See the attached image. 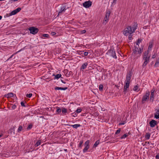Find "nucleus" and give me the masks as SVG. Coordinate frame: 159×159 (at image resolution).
Returning a JSON list of instances; mask_svg holds the SVG:
<instances>
[{"mask_svg":"<svg viewBox=\"0 0 159 159\" xmlns=\"http://www.w3.org/2000/svg\"><path fill=\"white\" fill-rule=\"evenodd\" d=\"M137 27V25L136 24H134L132 27L130 26H128L122 31L123 34L126 36H128L129 34H132L134 32Z\"/></svg>","mask_w":159,"mask_h":159,"instance_id":"f257e3e1","label":"nucleus"},{"mask_svg":"<svg viewBox=\"0 0 159 159\" xmlns=\"http://www.w3.org/2000/svg\"><path fill=\"white\" fill-rule=\"evenodd\" d=\"M134 48L133 50V52L131 54V58L134 60H136L139 58L141 56L143 52L142 48L134 46Z\"/></svg>","mask_w":159,"mask_h":159,"instance_id":"f03ea898","label":"nucleus"},{"mask_svg":"<svg viewBox=\"0 0 159 159\" xmlns=\"http://www.w3.org/2000/svg\"><path fill=\"white\" fill-rule=\"evenodd\" d=\"M150 56L149 55L148 52H145L143 53V59L144 61L142 66L145 67L149 62Z\"/></svg>","mask_w":159,"mask_h":159,"instance_id":"7ed1b4c3","label":"nucleus"},{"mask_svg":"<svg viewBox=\"0 0 159 159\" xmlns=\"http://www.w3.org/2000/svg\"><path fill=\"white\" fill-rule=\"evenodd\" d=\"M150 95V92L148 91L146 92L145 94L143 95L142 100V103H145L148 100L149 98V96Z\"/></svg>","mask_w":159,"mask_h":159,"instance_id":"20e7f679","label":"nucleus"},{"mask_svg":"<svg viewBox=\"0 0 159 159\" xmlns=\"http://www.w3.org/2000/svg\"><path fill=\"white\" fill-rule=\"evenodd\" d=\"M21 10V9L20 7L18 8L15 10L13 11L9 14H7V16L9 17L10 16H11L13 15H15L17 13L20 11Z\"/></svg>","mask_w":159,"mask_h":159,"instance_id":"39448f33","label":"nucleus"},{"mask_svg":"<svg viewBox=\"0 0 159 159\" xmlns=\"http://www.w3.org/2000/svg\"><path fill=\"white\" fill-rule=\"evenodd\" d=\"M107 54L109 55L112 56L114 58L116 59L117 57L116 54L115 52L113 50H109L108 51Z\"/></svg>","mask_w":159,"mask_h":159,"instance_id":"423d86ee","label":"nucleus"},{"mask_svg":"<svg viewBox=\"0 0 159 159\" xmlns=\"http://www.w3.org/2000/svg\"><path fill=\"white\" fill-rule=\"evenodd\" d=\"M29 30L30 31V33L33 34H36L39 31L38 29L34 27L29 28Z\"/></svg>","mask_w":159,"mask_h":159,"instance_id":"0eeeda50","label":"nucleus"},{"mask_svg":"<svg viewBox=\"0 0 159 159\" xmlns=\"http://www.w3.org/2000/svg\"><path fill=\"white\" fill-rule=\"evenodd\" d=\"M110 14V12L109 11H107L105 17L103 22V23L106 24L107 22H108L109 19V18Z\"/></svg>","mask_w":159,"mask_h":159,"instance_id":"6e6552de","label":"nucleus"},{"mask_svg":"<svg viewBox=\"0 0 159 159\" xmlns=\"http://www.w3.org/2000/svg\"><path fill=\"white\" fill-rule=\"evenodd\" d=\"M83 6L86 8H89L92 5V2L90 1H87L84 2L83 4Z\"/></svg>","mask_w":159,"mask_h":159,"instance_id":"1a4fd4ad","label":"nucleus"},{"mask_svg":"<svg viewBox=\"0 0 159 159\" xmlns=\"http://www.w3.org/2000/svg\"><path fill=\"white\" fill-rule=\"evenodd\" d=\"M132 75V72L131 71H129L126 75L125 82L130 83Z\"/></svg>","mask_w":159,"mask_h":159,"instance_id":"9d476101","label":"nucleus"},{"mask_svg":"<svg viewBox=\"0 0 159 159\" xmlns=\"http://www.w3.org/2000/svg\"><path fill=\"white\" fill-rule=\"evenodd\" d=\"M129 82H125V85H124V92L125 94L126 93L127 89L129 87Z\"/></svg>","mask_w":159,"mask_h":159,"instance_id":"9b49d317","label":"nucleus"},{"mask_svg":"<svg viewBox=\"0 0 159 159\" xmlns=\"http://www.w3.org/2000/svg\"><path fill=\"white\" fill-rule=\"evenodd\" d=\"M150 126L152 127H154L157 124V121L154 120H152L149 123Z\"/></svg>","mask_w":159,"mask_h":159,"instance_id":"f8f14e48","label":"nucleus"},{"mask_svg":"<svg viewBox=\"0 0 159 159\" xmlns=\"http://www.w3.org/2000/svg\"><path fill=\"white\" fill-rule=\"evenodd\" d=\"M153 43L152 42H150L149 43V45L148 48V49L147 51L145 52H148V53H149V51H151V49L152 47Z\"/></svg>","mask_w":159,"mask_h":159,"instance_id":"ddd939ff","label":"nucleus"},{"mask_svg":"<svg viewBox=\"0 0 159 159\" xmlns=\"http://www.w3.org/2000/svg\"><path fill=\"white\" fill-rule=\"evenodd\" d=\"M154 117L156 119L159 118V109L156 110V112L154 114Z\"/></svg>","mask_w":159,"mask_h":159,"instance_id":"4468645a","label":"nucleus"},{"mask_svg":"<svg viewBox=\"0 0 159 159\" xmlns=\"http://www.w3.org/2000/svg\"><path fill=\"white\" fill-rule=\"evenodd\" d=\"M54 89L56 90H66V89H67V87L62 88V87H60L56 86L55 87Z\"/></svg>","mask_w":159,"mask_h":159,"instance_id":"2eb2a0df","label":"nucleus"},{"mask_svg":"<svg viewBox=\"0 0 159 159\" xmlns=\"http://www.w3.org/2000/svg\"><path fill=\"white\" fill-rule=\"evenodd\" d=\"M66 10V9L65 7H62L61 8L60 11L58 12V15H60L61 14V13H62V12H65Z\"/></svg>","mask_w":159,"mask_h":159,"instance_id":"dca6fc26","label":"nucleus"},{"mask_svg":"<svg viewBox=\"0 0 159 159\" xmlns=\"http://www.w3.org/2000/svg\"><path fill=\"white\" fill-rule=\"evenodd\" d=\"M140 89L139 88V86H138V85L135 86L133 89V90L134 91L137 92L139 91L140 90Z\"/></svg>","mask_w":159,"mask_h":159,"instance_id":"f3484780","label":"nucleus"},{"mask_svg":"<svg viewBox=\"0 0 159 159\" xmlns=\"http://www.w3.org/2000/svg\"><path fill=\"white\" fill-rule=\"evenodd\" d=\"M88 65V63H85L84 64H83L82 66H81V69H85L86 68L87 66Z\"/></svg>","mask_w":159,"mask_h":159,"instance_id":"a211bd4d","label":"nucleus"},{"mask_svg":"<svg viewBox=\"0 0 159 159\" xmlns=\"http://www.w3.org/2000/svg\"><path fill=\"white\" fill-rule=\"evenodd\" d=\"M14 96L13 93H9L8 94H7V95L6 96L7 98H11V97H13Z\"/></svg>","mask_w":159,"mask_h":159,"instance_id":"6ab92c4d","label":"nucleus"},{"mask_svg":"<svg viewBox=\"0 0 159 159\" xmlns=\"http://www.w3.org/2000/svg\"><path fill=\"white\" fill-rule=\"evenodd\" d=\"M89 148V146H85L83 150V152L84 153L86 152Z\"/></svg>","mask_w":159,"mask_h":159,"instance_id":"aec40b11","label":"nucleus"},{"mask_svg":"<svg viewBox=\"0 0 159 159\" xmlns=\"http://www.w3.org/2000/svg\"><path fill=\"white\" fill-rule=\"evenodd\" d=\"M70 126H72L74 128L76 129L78 127H80V125L79 124H77L74 125H71Z\"/></svg>","mask_w":159,"mask_h":159,"instance_id":"412c9836","label":"nucleus"},{"mask_svg":"<svg viewBox=\"0 0 159 159\" xmlns=\"http://www.w3.org/2000/svg\"><path fill=\"white\" fill-rule=\"evenodd\" d=\"M154 99V93H151L150 97V100L153 101Z\"/></svg>","mask_w":159,"mask_h":159,"instance_id":"4be33fe9","label":"nucleus"},{"mask_svg":"<svg viewBox=\"0 0 159 159\" xmlns=\"http://www.w3.org/2000/svg\"><path fill=\"white\" fill-rule=\"evenodd\" d=\"M129 133L128 134H124L122 136H121L120 138L121 139H125L126 137L128 136L129 135Z\"/></svg>","mask_w":159,"mask_h":159,"instance_id":"5701e85b","label":"nucleus"},{"mask_svg":"<svg viewBox=\"0 0 159 159\" xmlns=\"http://www.w3.org/2000/svg\"><path fill=\"white\" fill-rule=\"evenodd\" d=\"M99 140H98V141H96L94 143V144L93 145V147H96L99 144Z\"/></svg>","mask_w":159,"mask_h":159,"instance_id":"b1692460","label":"nucleus"},{"mask_svg":"<svg viewBox=\"0 0 159 159\" xmlns=\"http://www.w3.org/2000/svg\"><path fill=\"white\" fill-rule=\"evenodd\" d=\"M83 143V140H81L80 141L78 145V147L79 148H82V144Z\"/></svg>","mask_w":159,"mask_h":159,"instance_id":"393cba45","label":"nucleus"},{"mask_svg":"<svg viewBox=\"0 0 159 159\" xmlns=\"http://www.w3.org/2000/svg\"><path fill=\"white\" fill-rule=\"evenodd\" d=\"M158 66H159V59L157 60L156 61V62L154 65V66L155 67H157Z\"/></svg>","mask_w":159,"mask_h":159,"instance_id":"a878e982","label":"nucleus"},{"mask_svg":"<svg viewBox=\"0 0 159 159\" xmlns=\"http://www.w3.org/2000/svg\"><path fill=\"white\" fill-rule=\"evenodd\" d=\"M61 75V74H58L55 75V79H58L60 78Z\"/></svg>","mask_w":159,"mask_h":159,"instance_id":"bb28decb","label":"nucleus"},{"mask_svg":"<svg viewBox=\"0 0 159 159\" xmlns=\"http://www.w3.org/2000/svg\"><path fill=\"white\" fill-rule=\"evenodd\" d=\"M41 144V141L40 140H39L38 141L37 143L35 144V146L36 147H38L39 145Z\"/></svg>","mask_w":159,"mask_h":159,"instance_id":"cd10ccee","label":"nucleus"},{"mask_svg":"<svg viewBox=\"0 0 159 159\" xmlns=\"http://www.w3.org/2000/svg\"><path fill=\"white\" fill-rule=\"evenodd\" d=\"M61 111L62 113H66L67 112L66 109L64 108H62Z\"/></svg>","mask_w":159,"mask_h":159,"instance_id":"c85d7f7f","label":"nucleus"},{"mask_svg":"<svg viewBox=\"0 0 159 159\" xmlns=\"http://www.w3.org/2000/svg\"><path fill=\"white\" fill-rule=\"evenodd\" d=\"M141 41H142V40L139 39L138 40V41L136 43V45H137L138 46V47H139V44L141 42Z\"/></svg>","mask_w":159,"mask_h":159,"instance_id":"c756f323","label":"nucleus"},{"mask_svg":"<svg viewBox=\"0 0 159 159\" xmlns=\"http://www.w3.org/2000/svg\"><path fill=\"white\" fill-rule=\"evenodd\" d=\"M90 143V141L89 140H87L85 143V146H89V144Z\"/></svg>","mask_w":159,"mask_h":159,"instance_id":"7c9ffc66","label":"nucleus"},{"mask_svg":"<svg viewBox=\"0 0 159 159\" xmlns=\"http://www.w3.org/2000/svg\"><path fill=\"white\" fill-rule=\"evenodd\" d=\"M150 135L149 133H147L146 134L145 137L147 139H149L150 138Z\"/></svg>","mask_w":159,"mask_h":159,"instance_id":"2f4dec72","label":"nucleus"},{"mask_svg":"<svg viewBox=\"0 0 159 159\" xmlns=\"http://www.w3.org/2000/svg\"><path fill=\"white\" fill-rule=\"evenodd\" d=\"M99 89L100 90L102 91L103 90V86L102 84H100L99 86Z\"/></svg>","mask_w":159,"mask_h":159,"instance_id":"473e14b6","label":"nucleus"},{"mask_svg":"<svg viewBox=\"0 0 159 159\" xmlns=\"http://www.w3.org/2000/svg\"><path fill=\"white\" fill-rule=\"evenodd\" d=\"M22 127L21 126H20L18 129V132L21 131L22 130Z\"/></svg>","mask_w":159,"mask_h":159,"instance_id":"72a5a7b5","label":"nucleus"},{"mask_svg":"<svg viewBox=\"0 0 159 159\" xmlns=\"http://www.w3.org/2000/svg\"><path fill=\"white\" fill-rule=\"evenodd\" d=\"M61 108H57V109L56 111H57V113L59 114L60 112H61Z\"/></svg>","mask_w":159,"mask_h":159,"instance_id":"f704fd0d","label":"nucleus"},{"mask_svg":"<svg viewBox=\"0 0 159 159\" xmlns=\"http://www.w3.org/2000/svg\"><path fill=\"white\" fill-rule=\"evenodd\" d=\"M81 111H82V110H81V109L78 108L77 109V110L76 111V112L77 113H79L81 112Z\"/></svg>","mask_w":159,"mask_h":159,"instance_id":"c9c22d12","label":"nucleus"},{"mask_svg":"<svg viewBox=\"0 0 159 159\" xmlns=\"http://www.w3.org/2000/svg\"><path fill=\"white\" fill-rule=\"evenodd\" d=\"M120 130H121L120 129H117L116 130V132L115 133V134H119L120 133Z\"/></svg>","mask_w":159,"mask_h":159,"instance_id":"e433bc0d","label":"nucleus"},{"mask_svg":"<svg viewBox=\"0 0 159 159\" xmlns=\"http://www.w3.org/2000/svg\"><path fill=\"white\" fill-rule=\"evenodd\" d=\"M32 126V125L31 124L29 125L27 128V129L29 130L31 129Z\"/></svg>","mask_w":159,"mask_h":159,"instance_id":"4c0bfd02","label":"nucleus"},{"mask_svg":"<svg viewBox=\"0 0 159 159\" xmlns=\"http://www.w3.org/2000/svg\"><path fill=\"white\" fill-rule=\"evenodd\" d=\"M32 96V93H29V94H27L26 95V97L27 98H30Z\"/></svg>","mask_w":159,"mask_h":159,"instance_id":"58836bf2","label":"nucleus"},{"mask_svg":"<svg viewBox=\"0 0 159 159\" xmlns=\"http://www.w3.org/2000/svg\"><path fill=\"white\" fill-rule=\"evenodd\" d=\"M156 55H157L156 53L155 52H154V54L152 55V58H154L156 57Z\"/></svg>","mask_w":159,"mask_h":159,"instance_id":"ea45409f","label":"nucleus"},{"mask_svg":"<svg viewBox=\"0 0 159 159\" xmlns=\"http://www.w3.org/2000/svg\"><path fill=\"white\" fill-rule=\"evenodd\" d=\"M86 31L85 30H82L80 31V34H84L86 33Z\"/></svg>","mask_w":159,"mask_h":159,"instance_id":"a19ab883","label":"nucleus"},{"mask_svg":"<svg viewBox=\"0 0 159 159\" xmlns=\"http://www.w3.org/2000/svg\"><path fill=\"white\" fill-rule=\"evenodd\" d=\"M11 107L12 109H14L16 108V106L15 105H11Z\"/></svg>","mask_w":159,"mask_h":159,"instance_id":"79ce46f5","label":"nucleus"},{"mask_svg":"<svg viewBox=\"0 0 159 159\" xmlns=\"http://www.w3.org/2000/svg\"><path fill=\"white\" fill-rule=\"evenodd\" d=\"M43 37H48L49 36V35L47 34H44L43 35Z\"/></svg>","mask_w":159,"mask_h":159,"instance_id":"37998d69","label":"nucleus"},{"mask_svg":"<svg viewBox=\"0 0 159 159\" xmlns=\"http://www.w3.org/2000/svg\"><path fill=\"white\" fill-rule=\"evenodd\" d=\"M128 35H129V40H131L132 38V35H131V34H129Z\"/></svg>","mask_w":159,"mask_h":159,"instance_id":"c03bdc74","label":"nucleus"},{"mask_svg":"<svg viewBox=\"0 0 159 159\" xmlns=\"http://www.w3.org/2000/svg\"><path fill=\"white\" fill-rule=\"evenodd\" d=\"M51 34L52 35L54 36L56 34V33L55 32H52L51 33Z\"/></svg>","mask_w":159,"mask_h":159,"instance_id":"a18cd8bd","label":"nucleus"},{"mask_svg":"<svg viewBox=\"0 0 159 159\" xmlns=\"http://www.w3.org/2000/svg\"><path fill=\"white\" fill-rule=\"evenodd\" d=\"M21 106H23V107L25 106V103H24V102H21Z\"/></svg>","mask_w":159,"mask_h":159,"instance_id":"49530a36","label":"nucleus"},{"mask_svg":"<svg viewBox=\"0 0 159 159\" xmlns=\"http://www.w3.org/2000/svg\"><path fill=\"white\" fill-rule=\"evenodd\" d=\"M156 158L157 159H159V154H157L156 156Z\"/></svg>","mask_w":159,"mask_h":159,"instance_id":"de8ad7c7","label":"nucleus"},{"mask_svg":"<svg viewBox=\"0 0 159 159\" xmlns=\"http://www.w3.org/2000/svg\"><path fill=\"white\" fill-rule=\"evenodd\" d=\"M155 91V89H153L151 91V93H154Z\"/></svg>","mask_w":159,"mask_h":159,"instance_id":"09e8293b","label":"nucleus"},{"mask_svg":"<svg viewBox=\"0 0 159 159\" xmlns=\"http://www.w3.org/2000/svg\"><path fill=\"white\" fill-rule=\"evenodd\" d=\"M88 52H85L84 53V55L86 56L88 55Z\"/></svg>","mask_w":159,"mask_h":159,"instance_id":"8fccbe9b","label":"nucleus"},{"mask_svg":"<svg viewBox=\"0 0 159 159\" xmlns=\"http://www.w3.org/2000/svg\"><path fill=\"white\" fill-rule=\"evenodd\" d=\"M125 124V123L123 122H121V123H120L119 124V125H124Z\"/></svg>","mask_w":159,"mask_h":159,"instance_id":"3c124183","label":"nucleus"},{"mask_svg":"<svg viewBox=\"0 0 159 159\" xmlns=\"http://www.w3.org/2000/svg\"><path fill=\"white\" fill-rule=\"evenodd\" d=\"M116 0H113V3H116Z\"/></svg>","mask_w":159,"mask_h":159,"instance_id":"603ef678","label":"nucleus"},{"mask_svg":"<svg viewBox=\"0 0 159 159\" xmlns=\"http://www.w3.org/2000/svg\"><path fill=\"white\" fill-rule=\"evenodd\" d=\"M2 18V16H0V20H1Z\"/></svg>","mask_w":159,"mask_h":159,"instance_id":"864d4df0","label":"nucleus"},{"mask_svg":"<svg viewBox=\"0 0 159 159\" xmlns=\"http://www.w3.org/2000/svg\"><path fill=\"white\" fill-rule=\"evenodd\" d=\"M77 116V115L76 114V113L75 114V115H74V116H74L75 117V116Z\"/></svg>","mask_w":159,"mask_h":159,"instance_id":"5fc2aeb1","label":"nucleus"},{"mask_svg":"<svg viewBox=\"0 0 159 159\" xmlns=\"http://www.w3.org/2000/svg\"><path fill=\"white\" fill-rule=\"evenodd\" d=\"M61 82H62V83H65V82H63V81L62 80H61Z\"/></svg>","mask_w":159,"mask_h":159,"instance_id":"6e6d98bb","label":"nucleus"},{"mask_svg":"<svg viewBox=\"0 0 159 159\" xmlns=\"http://www.w3.org/2000/svg\"><path fill=\"white\" fill-rule=\"evenodd\" d=\"M2 134H0V137H2Z\"/></svg>","mask_w":159,"mask_h":159,"instance_id":"4d7b16f0","label":"nucleus"},{"mask_svg":"<svg viewBox=\"0 0 159 159\" xmlns=\"http://www.w3.org/2000/svg\"><path fill=\"white\" fill-rule=\"evenodd\" d=\"M13 1H17L18 0H13Z\"/></svg>","mask_w":159,"mask_h":159,"instance_id":"13d9d810","label":"nucleus"},{"mask_svg":"<svg viewBox=\"0 0 159 159\" xmlns=\"http://www.w3.org/2000/svg\"><path fill=\"white\" fill-rule=\"evenodd\" d=\"M5 0H0V1H5Z\"/></svg>","mask_w":159,"mask_h":159,"instance_id":"bf43d9fd","label":"nucleus"}]
</instances>
